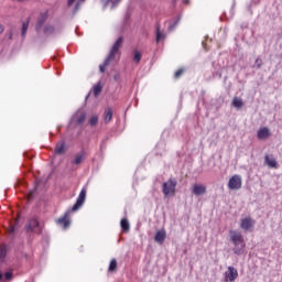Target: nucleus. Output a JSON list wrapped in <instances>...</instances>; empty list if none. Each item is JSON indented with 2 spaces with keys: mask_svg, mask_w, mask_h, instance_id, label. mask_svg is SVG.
Returning a JSON list of instances; mask_svg holds the SVG:
<instances>
[{
  "mask_svg": "<svg viewBox=\"0 0 282 282\" xmlns=\"http://www.w3.org/2000/svg\"><path fill=\"white\" fill-rule=\"evenodd\" d=\"M111 118H113V111L111 108H108L105 115V122H111Z\"/></svg>",
  "mask_w": 282,
  "mask_h": 282,
  "instance_id": "nucleus-26",
  "label": "nucleus"
},
{
  "mask_svg": "<svg viewBox=\"0 0 282 282\" xmlns=\"http://www.w3.org/2000/svg\"><path fill=\"white\" fill-rule=\"evenodd\" d=\"M76 124H83L87 120V112L85 110H78L76 112Z\"/></svg>",
  "mask_w": 282,
  "mask_h": 282,
  "instance_id": "nucleus-16",
  "label": "nucleus"
},
{
  "mask_svg": "<svg viewBox=\"0 0 282 282\" xmlns=\"http://www.w3.org/2000/svg\"><path fill=\"white\" fill-rule=\"evenodd\" d=\"M254 226V219L251 217L243 218L240 223V228L245 231L251 230Z\"/></svg>",
  "mask_w": 282,
  "mask_h": 282,
  "instance_id": "nucleus-12",
  "label": "nucleus"
},
{
  "mask_svg": "<svg viewBox=\"0 0 282 282\" xmlns=\"http://www.w3.org/2000/svg\"><path fill=\"white\" fill-rule=\"evenodd\" d=\"M117 270H118V261H117L116 259H112V260L110 261L108 271H109V272H116Z\"/></svg>",
  "mask_w": 282,
  "mask_h": 282,
  "instance_id": "nucleus-25",
  "label": "nucleus"
},
{
  "mask_svg": "<svg viewBox=\"0 0 282 282\" xmlns=\"http://www.w3.org/2000/svg\"><path fill=\"white\" fill-rule=\"evenodd\" d=\"M166 39V34L162 33L160 24L156 25V43L160 41H164Z\"/></svg>",
  "mask_w": 282,
  "mask_h": 282,
  "instance_id": "nucleus-19",
  "label": "nucleus"
},
{
  "mask_svg": "<svg viewBox=\"0 0 282 282\" xmlns=\"http://www.w3.org/2000/svg\"><path fill=\"white\" fill-rule=\"evenodd\" d=\"M68 7L70 8L72 6V0H67Z\"/></svg>",
  "mask_w": 282,
  "mask_h": 282,
  "instance_id": "nucleus-41",
  "label": "nucleus"
},
{
  "mask_svg": "<svg viewBox=\"0 0 282 282\" xmlns=\"http://www.w3.org/2000/svg\"><path fill=\"white\" fill-rule=\"evenodd\" d=\"M180 23V18L172 24H170L169 30L170 32H173V30H175V28H177V24Z\"/></svg>",
  "mask_w": 282,
  "mask_h": 282,
  "instance_id": "nucleus-35",
  "label": "nucleus"
},
{
  "mask_svg": "<svg viewBox=\"0 0 282 282\" xmlns=\"http://www.w3.org/2000/svg\"><path fill=\"white\" fill-rule=\"evenodd\" d=\"M102 91V85L97 84L94 86V96L98 97L100 96V93Z\"/></svg>",
  "mask_w": 282,
  "mask_h": 282,
  "instance_id": "nucleus-31",
  "label": "nucleus"
},
{
  "mask_svg": "<svg viewBox=\"0 0 282 282\" xmlns=\"http://www.w3.org/2000/svg\"><path fill=\"white\" fill-rule=\"evenodd\" d=\"M239 279V271L235 267H228L225 272V282H235Z\"/></svg>",
  "mask_w": 282,
  "mask_h": 282,
  "instance_id": "nucleus-8",
  "label": "nucleus"
},
{
  "mask_svg": "<svg viewBox=\"0 0 282 282\" xmlns=\"http://www.w3.org/2000/svg\"><path fill=\"white\" fill-rule=\"evenodd\" d=\"M69 151V144H67V141L65 139L59 140L54 149V158H58V155H65Z\"/></svg>",
  "mask_w": 282,
  "mask_h": 282,
  "instance_id": "nucleus-6",
  "label": "nucleus"
},
{
  "mask_svg": "<svg viewBox=\"0 0 282 282\" xmlns=\"http://www.w3.org/2000/svg\"><path fill=\"white\" fill-rule=\"evenodd\" d=\"M229 241H231L234 248V254L241 257L243 254V248H246V242H243V235L238 230H229Z\"/></svg>",
  "mask_w": 282,
  "mask_h": 282,
  "instance_id": "nucleus-1",
  "label": "nucleus"
},
{
  "mask_svg": "<svg viewBox=\"0 0 282 282\" xmlns=\"http://www.w3.org/2000/svg\"><path fill=\"white\" fill-rule=\"evenodd\" d=\"M86 158H87V152L85 150H82L80 152L75 154V159L73 160V169H74V165L78 166L79 164H83Z\"/></svg>",
  "mask_w": 282,
  "mask_h": 282,
  "instance_id": "nucleus-11",
  "label": "nucleus"
},
{
  "mask_svg": "<svg viewBox=\"0 0 282 282\" xmlns=\"http://www.w3.org/2000/svg\"><path fill=\"white\" fill-rule=\"evenodd\" d=\"M113 80H120V75H119V74H116V75L113 76Z\"/></svg>",
  "mask_w": 282,
  "mask_h": 282,
  "instance_id": "nucleus-38",
  "label": "nucleus"
},
{
  "mask_svg": "<svg viewBox=\"0 0 282 282\" xmlns=\"http://www.w3.org/2000/svg\"><path fill=\"white\" fill-rule=\"evenodd\" d=\"M88 124L94 128V127H97L98 126V116L94 115L89 121H88Z\"/></svg>",
  "mask_w": 282,
  "mask_h": 282,
  "instance_id": "nucleus-30",
  "label": "nucleus"
},
{
  "mask_svg": "<svg viewBox=\"0 0 282 282\" xmlns=\"http://www.w3.org/2000/svg\"><path fill=\"white\" fill-rule=\"evenodd\" d=\"M43 32L45 36H50V34H54V25H51V24L44 25Z\"/></svg>",
  "mask_w": 282,
  "mask_h": 282,
  "instance_id": "nucleus-22",
  "label": "nucleus"
},
{
  "mask_svg": "<svg viewBox=\"0 0 282 282\" xmlns=\"http://www.w3.org/2000/svg\"><path fill=\"white\" fill-rule=\"evenodd\" d=\"M85 1L87 0H77V2L74 6L73 14H76V12H79L83 6L85 4Z\"/></svg>",
  "mask_w": 282,
  "mask_h": 282,
  "instance_id": "nucleus-21",
  "label": "nucleus"
},
{
  "mask_svg": "<svg viewBox=\"0 0 282 282\" xmlns=\"http://www.w3.org/2000/svg\"><path fill=\"white\" fill-rule=\"evenodd\" d=\"M232 107H235V109H241L243 107V100L239 97H235L232 99Z\"/></svg>",
  "mask_w": 282,
  "mask_h": 282,
  "instance_id": "nucleus-20",
  "label": "nucleus"
},
{
  "mask_svg": "<svg viewBox=\"0 0 282 282\" xmlns=\"http://www.w3.org/2000/svg\"><path fill=\"white\" fill-rule=\"evenodd\" d=\"M184 3L188 6V3H191V0H184Z\"/></svg>",
  "mask_w": 282,
  "mask_h": 282,
  "instance_id": "nucleus-42",
  "label": "nucleus"
},
{
  "mask_svg": "<svg viewBox=\"0 0 282 282\" xmlns=\"http://www.w3.org/2000/svg\"><path fill=\"white\" fill-rule=\"evenodd\" d=\"M264 164H267L269 169H279V163L276 162V159L269 154H265L264 156Z\"/></svg>",
  "mask_w": 282,
  "mask_h": 282,
  "instance_id": "nucleus-14",
  "label": "nucleus"
},
{
  "mask_svg": "<svg viewBox=\"0 0 282 282\" xmlns=\"http://www.w3.org/2000/svg\"><path fill=\"white\" fill-rule=\"evenodd\" d=\"M25 234L29 235V239H33L34 235H41L43 229L41 228V223L39 218L33 217L29 219L28 224L24 227Z\"/></svg>",
  "mask_w": 282,
  "mask_h": 282,
  "instance_id": "nucleus-3",
  "label": "nucleus"
},
{
  "mask_svg": "<svg viewBox=\"0 0 282 282\" xmlns=\"http://www.w3.org/2000/svg\"><path fill=\"white\" fill-rule=\"evenodd\" d=\"M126 19H129V15H126Z\"/></svg>",
  "mask_w": 282,
  "mask_h": 282,
  "instance_id": "nucleus-46",
  "label": "nucleus"
},
{
  "mask_svg": "<svg viewBox=\"0 0 282 282\" xmlns=\"http://www.w3.org/2000/svg\"><path fill=\"white\" fill-rule=\"evenodd\" d=\"M133 61L134 63H140V61H142V53H140V51H133Z\"/></svg>",
  "mask_w": 282,
  "mask_h": 282,
  "instance_id": "nucleus-27",
  "label": "nucleus"
},
{
  "mask_svg": "<svg viewBox=\"0 0 282 282\" xmlns=\"http://www.w3.org/2000/svg\"><path fill=\"white\" fill-rule=\"evenodd\" d=\"M120 226L124 232H128V230L131 228V226L129 225V219L127 218L121 219Z\"/></svg>",
  "mask_w": 282,
  "mask_h": 282,
  "instance_id": "nucleus-23",
  "label": "nucleus"
},
{
  "mask_svg": "<svg viewBox=\"0 0 282 282\" xmlns=\"http://www.w3.org/2000/svg\"><path fill=\"white\" fill-rule=\"evenodd\" d=\"M90 94H91V93H89V94L86 96V100H87V98H89Z\"/></svg>",
  "mask_w": 282,
  "mask_h": 282,
  "instance_id": "nucleus-45",
  "label": "nucleus"
},
{
  "mask_svg": "<svg viewBox=\"0 0 282 282\" xmlns=\"http://www.w3.org/2000/svg\"><path fill=\"white\" fill-rule=\"evenodd\" d=\"M41 184H43V180H36L35 187L30 193L31 197H34V193H36V191H39V188H41Z\"/></svg>",
  "mask_w": 282,
  "mask_h": 282,
  "instance_id": "nucleus-28",
  "label": "nucleus"
},
{
  "mask_svg": "<svg viewBox=\"0 0 282 282\" xmlns=\"http://www.w3.org/2000/svg\"><path fill=\"white\" fill-rule=\"evenodd\" d=\"M164 239H166V230L161 229L155 234L154 240L156 243H164Z\"/></svg>",
  "mask_w": 282,
  "mask_h": 282,
  "instance_id": "nucleus-17",
  "label": "nucleus"
},
{
  "mask_svg": "<svg viewBox=\"0 0 282 282\" xmlns=\"http://www.w3.org/2000/svg\"><path fill=\"white\" fill-rule=\"evenodd\" d=\"M0 281H3V272L0 271Z\"/></svg>",
  "mask_w": 282,
  "mask_h": 282,
  "instance_id": "nucleus-40",
  "label": "nucleus"
},
{
  "mask_svg": "<svg viewBox=\"0 0 282 282\" xmlns=\"http://www.w3.org/2000/svg\"><path fill=\"white\" fill-rule=\"evenodd\" d=\"M70 215L72 209H68L62 217L55 220L56 226L62 228V230H68L69 226H72V221L69 220Z\"/></svg>",
  "mask_w": 282,
  "mask_h": 282,
  "instance_id": "nucleus-5",
  "label": "nucleus"
},
{
  "mask_svg": "<svg viewBox=\"0 0 282 282\" xmlns=\"http://www.w3.org/2000/svg\"><path fill=\"white\" fill-rule=\"evenodd\" d=\"M122 41H123L122 36L117 39V41L112 45L108 56L106 57L104 63L99 65V72L101 74H105V69H106V67H109L111 61H116V54H118V52H120V47H122Z\"/></svg>",
  "mask_w": 282,
  "mask_h": 282,
  "instance_id": "nucleus-2",
  "label": "nucleus"
},
{
  "mask_svg": "<svg viewBox=\"0 0 282 282\" xmlns=\"http://www.w3.org/2000/svg\"><path fill=\"white\" fill-rule=\"evenodd\" d=\"M4 30H6V26H3V24H0V34H3Z\"/></svg>",
  "mask_w": 282,
  "mask_h": 282,
  "instance_id": "nucleus-37",
  "label": "nucleus"
},
{
  "mask_svg": "<svg viewBox=\"0 0 282 282\" xmlns=\"http://www.w3.org/2000/svg\"><path fill=\"white\" fill-rule=\"evenodd\" d=\"M85 199H87V189L83 188L78 195L76 203L72 207V213L80 210V208H83V204H85Z\"/></svg>",
  "mask_w": 282,
  "mask_h": 282,
  "instance_id": "nucleus-7",
  "label": "nucleus"
},
{
  "mask_svg": "<svg viewBox=\"0 0 282 282\" xmlns=\"http://www.w3.org/2000/svg\"><path fill=\"white\" fill-rule=\"evenodd\" d=\"M241 184H242L241 176L234 175L229 178L228 188L230 191H239L241 188Z\"/></svg>",
  "mask_w": 282,
  "mask_h": 282,
  "instance_id": "nucleus-9",
  "label": "nucleus"
},
{
  "mask_svg": "<svg viewBox=\"0 0 282 282\" xmlns=\"http://www.w3.org/2000/svg\"><path fill=\"white\" fill-rule=\"evenodd\" d=\"M3 279L4 281H12V279H14V273L12 271H7L3 274Z\"/></svg>",
  "mask_w": 282,
  "mask_h": 282,
  "instance_id": "nucleus-32",
  "label": "nucleus"
},
{
  "mask_svg": "<svg viewBox=\"0 0 282 282\" xmlns=\"http://www.w3.org/2000/svg\"><path fill=\"white\" fill-rule=\"evenodd\" d=\"M102 147H105V140L101 142L100 149H102Z\"/></svg>",
  "mask_w": 282,
  "mask_h": 282,
  "instance_id": "nucleus-44",
  "label": "nucleus"
},
{
  "mask_svg": "<svg viewBox=\"0 0 282 282\" xmlns=\"http://www.w3.org/2000/svg\"><path fill=\"white\" fill-rule=\"evenodd\" d=\"M182 74H184V68H181V69L176 70L175 74H174V77L180 78L182 76Z\"/></svg>",
  "mask_w": 282,
  "mask_h": 282,
  "instance_id": "nucleus-36",
  "label": "nucleus"
},
{
  "mask_svg": "<svg viewBox=\"0 0 282 282\" xmlns=\"http://www.w3.org/2000/svg\"><path fill=\"white\" fill-rule=\"evenodd\" d=\"M74 1H76V0H72V3H74Z\"/></svg>",
  "mask_w": 282,
  "mask_h": 282,
  "instance_id": "nucleus-47",
  "label": "nucleus"
},
{
  "mask_svg": "<svg viewBox=\"0 0 282 282\" xmlns=\"http://www.w3.org/2000/svg\"><path fill=\"white\" fill-rule=\"evenodd\" d=\"M6 257H8V246L2 245L0 246V263L6 261Z\"/></svg>",
  "mask_w": 282,
  "mask_h": 282,
  "instance_id": "nucleus-18",
  "label": "nucleus"
},
{
  "mask_svg": "<svg viewBox=\"0 0 282 282\" xmlns=\"http://www.w3.org/2000/svg\"><path fill=\"white\" fill-rule=\"evenodd\" d=\"M192 193H193L196 197H200L202 195H206V185L194 184V185H193Z\"/></svg>",
  "mask_w": 282,
  "mask_h": 282,
  "instance_id": "nucleus-13",
  "label": "nucleus"
},
{
  "mask_svg": "<svg viewBox=\"0 0 282 282\" xmlns=\"http://www.w3.org/2000/svg\"><path fill=\"white\" fill-rule=\"evenodd\" d=\"M109 1H111V0H101V3L104 4V8H107V4L109 3ZM120 1H122V0H113L112 6H111V10H115V8H118V3H120Z\"/></svg>",
  "mask_w": 282,
  "mask_h": 282,
  "instance_id": "nucleus-24",
  "label": "nucleus"
},
{
  "mask_svg": "<svg viewBox=\"0 0 282 282\" xmlns=\"http://www.w3.org/2000/svg\"><path fill=\"white\" fill-rule=\"evenodd\" d=\"M18 226H19V220H15L14 225L9 230L10 235H14V232H17V227Z\"/></svg>",
  "mask_w": 282,
  "mask_h": 282,
  "instance_id": "nucleus-33",
  "label": "nucleus"
},
{
  "mask_svg": "<svg viewBox=\"0 0 282 282\" xmlns=\"http://www.w3.org/2000/svg\"><path fill=\"white\" fill-rule=\"evenodd\" d=\"M175 188H177V181L175 178H170L162 185V193L165 197L169 195H175Z\"/></svg>",
  "mask_w": 282,
  "mask_h": 282,
  "instance_id": "nucleus-4",
  "label": "nucleus"
},
{
  "mask_svg": "<svg viewBox=\"0 0 282 282\" xmlns=\"http://www.w3.org/2000/svg\"><path fill=\"white\" fill-rule=\"evenodd\" d=\"M12 36H13L12 31H10V32H9V40H10V41H12Z\"/></svg>",
  "mask_w": 282,
  "mask_h": 282,
  "instance_id": "nucleus-39",
  "label": "nucleus"
},
{
  "mask_svg": "<svg viewBox=\"0 0 282 282\" xmlns=\"http://www.w3.org/2000/svg\"><path fill=\"white\" fill-rule=\"evenodd\" d=\"M48 18L50 13L47 11L40 13V17L37 18V23L35 25L36 32H41V30H43V25H45Z\"/></svg>",
  "mask_w": 282,
  "mask_h": 282,
  "instance_id": "nucleus-10",
  "label": "nucleus"
},
{
  "mask_svg": "<svg viewBox=\"0 0 282 282\" xmlns=\"http://www.w3.org/2000/svg\"><path fill=\"white\" fill-rule=\"evenodd\" d=\"M173 6L177 3V0H172Z\"/></svg>",
  "mask_w": 282,
  "mask_h": 282,
  "instance_id": "nucleus-43",
  "label": "nucleus"
},
{
  "mask_svg": "<svg viewBox=\"0 0 282 282\" xmlns=\"http://www.w3.org/2000/svg\"><path fill=\"white\" fill-rule=\"evenodd\" d=\"M270 135H272V133L268 127L260 128L257 133L258 140H268Z\"/></svg>",
  "mask_w": 282,
  "mask_h": 282,
  "instance_id": "nucleus-15",
  "label": "nucleus"
},
{
  "mask_svg": "<svg viewBox=\"0 0 282 282\" xmlns=\"http://www.w3.org/2000/svg\"><path fill=\"white\" fill-rule=\"evenodd\" d=\"M30 23L29 22H23L22 23V30H21V36L22 39H25V34H28V28Z\"/></svg>",
  "mask_w": 282,
  "mask_h": 282,
  "instance_id": "nucleus-29",
  "label": "nucleus"
},
{
  "mask_svg": "<svg viewBox=\"0 0 282 282\" xmlns=\"http://www.w3.org/2000/svg\"><path fill=\"white\" fill-rule=\"evenodd\" d=\"M261 65H263V61L258 57V58L256 59V63H254V66H253V67H256V69H261Z\"/></svg>",
  "mask_w": 282,
  "mask_h": 282,
  "instance_id": "nucleus-34",
  "label": "nucleus"
}]
</instances>
